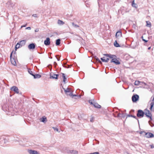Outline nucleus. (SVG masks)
I'll use <instances>...</instances> for the list:
<instances>
[{
    "instance_id": "obj_1",
    "label": "nucleus",
    "mask_w": 154,
    "mask_h": 154,
    "mask_svg": "<svg viewBox=\"0 0 154 154\" xmlns=\"http://www.w3.org/2000/svg\"><path fill=\"white\" fill-rule=\"evenodd\" d=\"M104 56H107V57H109L110 58L112 59L111 62H113L116 65H119L120 64V62L116 59V57L115 55H112L110 54H104Z\"/></svg>"
},
{
    "instance_id": "obj_2",
    "label": "nucleus",
    "mask_w": 154,
    "mask_h": 154,
    "mask_svg": "<svg viewBox=\"0 0 154 154\" xmlns=\"http://www.w3.org/2000/svg\"><path fill=\"white\" fill-rule=\"evenodd\" d=\"M62 88L64 90V92L67 95H69L71 97L72 95V92L71 89L67 88L66 89L64 88L63 86L62 87Z\"/></svg>"
},
{
    "instance_id": "obj_3",
    "label": "nucleus",
    "mask_w": 154,
    "mask_h": 154,
    "mask_svg": "<svg viewBox=\"0 0 154 154\" xmlns=\"http://www.w3.org/2000/svg\"><path fill=\"white\" fill-rule=\"evenodd\" d=\"M144 114L148 118H149L150 120H152V115L150 111L147 109H146L144 110Z\"/></svg>"
},
{
    "instance_id": "obj_4",
    "label": "nucleus",
    "mask_w": 154,
    "mask_h": 154,
    "mask_svg": "<svg viewBox=\"0 0 154 154\" xmlns=\"http://www.w3.org/2000/svg\"><path fill=\"white\" fill-rule=\"evenodd\" d=\"M144 112L143 110L139 109L137 111V116L138 117H143L144 115Z\"/></svg>"
},
{
    "instance_id": "obj_5",
    "label": "nucleus",
    "mask_w": 154,
    "mask_h": 154,
    "mask_svg": "<svg viewBox=\"0 0 154 154\" xmlns=\"http://www.w3.org/2000/svg\"><path fill=\"white\" fill-rule=\"evenodd\" d=\"M139 96L137 94L133 95L132 97V101L134 102H136L138 100Z\"/></svg>"
},
{
    "instance_id": "obj_6",
    "label": "nucleus",
    "mask_w": 154,
    "mask_h": 154,
    "mask_svg": "<svg viewBox=\"0 0 154 154\" xmlns=\"http://www.w3.org/2000/svg\"><path fill=\"white\" fill-rule=\"evenodd\" d=\"M13 52V51L11 53V54H10V60H11V63L14 65L15 66L16 64V62L15 60L14 59V58H12V53Z\"/></svg>"
},
{
    "instance_id": "obj_7",
    "label": "nucleus",
    "mask_w": 154,
    "mask_h": 154,
    "mask_svg": "<svg viewBox=\"0 0 154 154\" xmlns=\"http://www.w3.org/2000/svg\"><path fill=\"white\" fill-rule=\"evenodd\" d=\"M11 90L13 91L17 94L19 93V89L17 87L15 86H13L11 88Z\"/></svg>"
},
{
    "instance_id": "obj_8",
    "label": "nucleus",
    "mask_w": 154,
    "mask_h": 154,
    "mask_svg": "<svg viewBox=\"0 0 154 154\" xmlns=\"http://www.w3.org/2000/svg\"><path fill=\"white\" fill-rule=\"evenodd\" d=\"M59 76L58 74H54V73L51 74L50 75V78L51 79H58Z\"/></svg>"
},
{
    "instance_id": "obj_9",
    "label": "nucleus",
    "mask_w": 154,
    "mask_h": 154,
    "mask_svg": "<svg viewBox=\"0 0 154 154\" xmlns=\"http://www.w3.org/2000/svg\"><path fill=\"white\" fill-rule=\"evenodd\" d=\"M145 135L146 137L147 138H152L154 137V134L150 132H147L146 133Z\"/></svg>"
},
{
    "instance_id": "obj_10",
    "label": "nucleus",
    "mask_w": 154,
    "mask_h": 154,
    "mask_svg": "<svg viewBox=\"0 0 154 154\" xmlns=\"http://www.w3.org/2000/svg\"><path fill=\"white\" fill-rule=\"evenodd\" d=\"M35 44L34 43H32L30 44L28 46V48L29 50L33 49L35 48Z\"/></svg>"
},
{
    "instance_id": "obj_11",
    "label": "nucleus",
    "mask_w": 154,
    "mask_h": 154,
    "mask_svg": "<svg viewBox=\"0 0 154 154\" xmlns=\"http://www.w3.org/2000/svg\"><path fill=\"white\" fill-rule=\"evenodd\" d=\"M28 152L29 154H40L37 151L32 150H28Z\"/></svg>"
},
{
    "instance_id": "obj_12",
    "label": "nucleus",
    "mask_w": 154,
    "mask_h": 154,
    "mask_svg": "<svg viewBox=\"0 0 154 154\" xmlns=\"http://www.w3.org/2000/svg\"><path fill=\"white\" fill-rule=\"evenodd\" d=\"M44 43L46 45H48L50 44V39L49 38H47L46 40L44 41Z\"/></svg>"
},
{
    "instance_id": "obj_13",
    "label": "nucleus",
    "mask_w": 154,
    "mask_h": 154,
    "mask_svg": "<svg viewBox=\"0 0 154 154\" xmlns=\"http://www.w3.org/2000/svg\"><path fill=\"white\" fill-rule=\"evenodd\" d=\"M122 35V33L121 32L118 31L116 33V36L118 39H119L121 37Z\"/></svg>"
},
{
    "instance_id": "obj_14",
    "label": "nucleus",
    "mask_w": 154,
    "mask_h": 154,
    "mask_svg": "<svg viewBox=\"0 0 154 154\" xmlns=\"http://www.w3.org/2000/svg\"><path fill=\"white\" fill-rule=\"evenodd\" d=\"M150 105V107L149 109L152 111H154V102H151Z\"/></svg>"
},
{
    "instance_id": "obj_15",
    "label": "nucleus",
    "mask_w": 154,
    "mask_h": 154,
    "mask_svg": "<svg viewBox=\"0 0 154 154\" xmlns=\"http://www.w3.org/2000/svg\"><path fill=\"white\" fill-rule=\"evenodd\" d=\"M141 83H142L144 84L145 85H146V83L144 82H140L139 81H136L134 82V84L135 85H138Z\"/></svg>"
},
{
    "instance_id": "obj_16",
    "label": "nucleus",
    "mask_w": 154,
    "mask_h": 154,
    "mask_svg": "<svg viewBox=\"0 0 154 154\" xmlns=\"http://www.w3.org/2000/svg\"><path fill=\"white\" fill-rule=\"evenodd\" d=\"M26 42L25 40H23L20 41L19 43L20 45V47L24 45Z\"/></svg>"
},
{
    "instance_id": "obj_17",
    "label": "nucleus",
    "mask_w": 154,
    "mask_h": 154,
    "mask_svg": "<svg viewBox=\"0 0 154 154\" xmlns=\"http://www.w3.org/2000/svg\"><path fill=\"white\" fill-rule=\"evenodd\" d=\"M93 106L95 108H100L101 107V106L98 104L97 103H94V102Z\"/></svg>"
},
{
    "instance_id": "obj_18",
    "label": "nucleus",
    "mask_w": 154,
    "mask_h": 154,
    "mask_svg": "<svg viewBox=\"0 0 154 154\" xmlns=\"http://www.w3.org/2000/svg\"><path fill=\"white\" fill-rule=\"evenodd\" d=\"M69 152L72 154H78V152L76 150H70Z\"/></svg>"
},
{
    "instance_id": "obj_19",
    "label": "nucleus",
    "mask_w": 154,
    "mask_h": 154,
    "mask_svg": "<svg viewBox=\"0 0 154 154\" xmlns=\"http://www.w3.org/2000/svg\"><path fill=\"white\" fill-rule=\"evenodd\" d=\"M62 77L63 78V82L65 84L66 83V77L65 75V74L62 73Z\"/></svg>"
},
{
    "instance_id": "obj_20",
    "label": "nucleus",
    "mask_w": 154,
    "mask_h": 154,
    "mask_svg": "<svg viewBox=\"0 0 154 154\" xmlns=\"http://www.w3.org/2000/svg\"><path fill=\"white\" fill-rule=\"evenodd\" d=\"M105 57H103V58L105 59V60H103V61L104 62L107 63L108 62L109 60V57H107V56H105Z\"/></svg>"
},
{
    "instance_id": "obj_21",
    "label": "nucleus",
    "mask_w": 154,
    "mask_h": 154,
    "mask_svg": "<svg viewBox=\"0 0 154 154\" xmlns=\"http://www.w3.org/2000/svg\"><path fill=\"white\" fill-rule=\"evenodd\" d=\"M34 77V79L39 78L41 77V75L38 74L34 75L33 76Z\"/></svg>"
},
{
    "instance_id": "obj_22",
    "label": "nucleus",
    "mask_w": 154,
    "mask_h": 154,
    "mask_svg": "<svg viewBox=\"0 0 154 154\" xmlns=\"http://www.w3.org/2000/svg\"><path fill=\"white\" fill-rule=\"evenodd\" d=\"M121 114L120 113H118L117 112H116V113L114 114V115L115 117H120L121 116Z\"/></svg>"
},
{
    "instance_id": "obj_23",
    "label": "nucleus",
    "mask_w": 154,
    "mask_h": 154,
    "mask_svg": "<svg viewBox=\"0 0 154 154\" xmlns=\"http://www.w3.org/2000/svg\"><path fill=\"white\" fill-rule=\"evenodd\" d=\"M57 23L60 25H63L64 24V23L61 20H58L57 21Z\"/></svg>"
},
{
    "instance_id": "obj_24",
    "label": "nucleus",
    "mask_w": 154,
    "mask_h": 154,
    "mask_svg": "<svg viewBox=\"0 0 154 154\" xmlns=\"http://www.w3.org/2000/svg\"><path fill=\"white\" fill-rule=\"evenodd\" d=\"M60 39H58L56 40V44L57 45H60Z\"/></svg>"
},
{
    "instance_id": "obj_25",
    "label": "nucleus",
    "mask_w": 154,
    "mask_h": 154,
    "mask_svg": "<svg viewBox=\"0 0 154 154\" xmlns=\"http://www.w3.org/2000/svg\"><path fill=\"white\" fill-rule=\"evenodd\" d=\"M128 117H132L134 118V119H137L138 122H139V120L137 118V117L136 116H133L131 115H128L127 116V118Z\"/></svg>"
},
{
    "instance_id": "obj_26",
    "label": "nucleus",
    "mask_w": 154,
    "mask_h": 154,
    "mask_svg": "<svg viewBox=\"0 0 154 154\" xmlns=\"http://www.w3.org/2000/svg\"><path fill=\"white\" fill-rule=\"evenodd\" d=\"M114 46L117 47H119L120 46V45H119V44H118L117 41H115L114 43Z\"/></svg>"
},
{
    "instance_id": "obj_27",
    "label": "nucleus",
    "mask_w": 154,
    "mask_h": 154,
    "mask_svg": "<svg viewBox=\"0 0 154 154\" xmlns=\"http://www.w3.org/2000/svg\"><path fill=\"white\" fill-rule=\"evenodd\" d=\"M20 47V45L19 44V43H17V45L15 46V50H17V49L19 48Z\"/></svg>"
},
{
    "instance_id": "obj_28",
    "label": "nucleus",
    "mask_w": 154,
    "mask_h": 154,
    "mask_svg": "<svg viewBox=\"0 0 154 154\" xmlns=\"http://www.w3.org/2000/svg\"><path fill=\"white\" fill-rule=\"evenodd\" d=\"M146 26L149 27H150L151 26V23L149 22L148 21H146Z\"/></svg>"
},
{
    "instance_id": "obj_29",
    "label": "nucleus",
    "mask_w": 154,
    "mask_h": 154,
    "mask_svg": "<svg viewBox=\"0 0 154 154\" xmlns=\"http://www.w3.org/2000/svg\"><path fill=\"white\" fill-rule=\"evenodd\" d=\"M41 122H44L45 121H47V119L46 117H42V119Z\"/></svg>"
},
{
    "instance_id": "obj_30",
    "label": "nucleus",
    "mask_w": 154,
    "mask_h": 154,
    "mask_svg": "<svg viewBox=\"0 0 154 154\" xmlns=\"http://www.w3.org/2000/svg\"><path fill=\"white\" fill-rule=\"evenodd\" d=\"M72 24L73 26L75 28H78L79 27V26L78 25L75 24L74 23H72Z\"/></svg>"
},
{
    "instance_id": "obj_31",
    "label": "nucleus",
    "mask_w": 154,
    "mask_h": 154,
    "mask_svg": "<svg viewBox=\"0 0 154 154\" xmlns=\"http://www.w3.org/2000/svg\"><path fill=\"white\" fill-rule=\"evenodd\" d=\"M28 72L32 76L33 75V72L30 69H28Z\"/></svg>"
},
{
    "instance_id": "obj_32",
    "label": "nucleus",
    "mask_w": 154,
    "mask_h": 154,
    "mask_svg": "<svg viewBox=\"0 0 154 154\" xmlns=\"http://www.w3.org/2000/svg\"><path fill=\"white\" fill-rule=\"evenodd\" d=\"M72 66V65H66V66L65 65L63 66L66 68H70V67Z\"/></svg>"
},
{
    "instance_id": "obj_33",
    "label": "nucleus",
    "mask_w": 154,
    "mask_h": 154,
    "mask_svg": "<svg viewBox=\"0 0 154 154\" xmlns=\"http://www.w3.org/2000/svg\"><path fill=\"white\" fill-rule=\"evenodd\" d=\"M136 4L134 3V1L132 3V6L133 7H134L135 8H136Z\"/></svg>"
},
{
    "instance_id": "obj_34",
    "label": "nucleus",
    "mask_w": 154,
    "mask_h": 154,
    "mask_svg": "<svg viewBox=\"0 0 154 154\" xmlns=\"http://www.w3.org/2000/svg\"><path fill=\"white\" fill-rule=\"evenodd\" d=\"M151 102H154V95H153L151 98Z\"/></svg>"
},
{
    "instance_id": "obj_35",
    "label": "nucleus",
    "mask_w": 154,
    "mask_h": 154,
    "mask_svg": "<svg viewBox=\"0 0 154 154\" xmlns=\"http://www.w3.org/2000/svg\"><path fill=\"white\" fill-rule=\"evenodd\" d=\"M53 128L54 129V131H56L57 132H60V131H58V129L57 128L55 127H53Z\"/></svg>"
},
{
    "instance_id": "obj_36",
    "label": "nucleus",
    "mask_w": 154,
    "mask_h": 154,
    "mask_svg": "<svg viewBox=\"0 0 154 154\" xmlns=\"http://www.w3.org/2000/svg\"><path fill=\"white\" fill-rule=\"evenodd\" d=\"M89 102L91 104L93 105L94 104V102H93V101L92 100H90L89 101Z\"/></svg>"
},
{
    "instance_id": "obj_37",
    "label": "nucleus",
    "mask_w": 154,
    "mask_h": 154,
    "mask_svg": "<svg viewBox=\"0 0 154 154\" xmlns=\"http://www.w3.org/2000/svg\"><path fill=\"white\" fill-rule=\"evenodd\" d=\"M96 59L97 61L99 62L100 63H101V62L100 61V60L97 58H96Z\"/></svg>"
},
{
    "instance_id": "obj_38",
    "label": "nucleus",
    "mask_w": 154,
    "mask_h": 154,
    "mask_svg": "<svg viewBox=\"0 0 154 154\" xmlns=\"http://www.w3.org/2000/svg\"><path fill=\"white\" fill-rule=\"evenodd\" d=\"M121 116L120 117H125V116L124 115L123 113L121 114Z\"/></svg>"
},
{
    "instance_id": "obj_39",
    "label": "nucleus",
    "mask_w": 154,
    "mask_h": 154,
    "mask_svg": "<svg viewBox=\"0 0 154 154\" xmlns=\"http://www.w3.org/2000/svg\"><path fill=\"white\" fill-rule=\"evenodd\" d=\"M141 38H143V36H142ZM142 39H143V41H144L145 42H148L147 40H145V39H143V38Z\"/></svg>"
},
{
    "instance_id": "obj_40",
    "label": "nucleus",
    "mask_w": 154,
    "mask_h": 154,
    "mask_svg": "<svg viewBox=\"0 0 154 154\" xmlns=\"http://www.w3.org/2000/svg\"><path fill=\"white\" fill-rule=\"evenodd\" d=\"M54 66L55 67L57 65V63H56V62H54Z\"/></svg>"
},
{
    "instance_id": "obj_41",
    "label": "nucleus",
    "mask_w": 154,
    "mask_h": 154,
    "mask_svg": "<svg viewBox=\"0 0 154 154\" xmlns=\"http://www.w3.org/2000/svg\"><path fill=\"white\" fill-rule=\"evenodd\" d=\"M57 56L59 57V55H57L56 56V57L57 59V60L59 61V60H60V59L59 58H58L57 57Z\"/></svg>"
},
{
    "instance_id": "obj_42",
    "label": "nucleus",
    "mask_w": 154,
    "mask_h": 154,
    "mask_svg": "<svg viewBox=\"0 0 154 154\" xmlns=\"http://www.w3.org/2000/svg\"><path fill=\"white\" fill-rule=\"evenodd\" d=\"M31 29V28L30 27H28L26 28V29H29V30Z\"/></svg>"
},
{
    "instance_id": "obj_43",
    "label": "nucleus",
    "mask_w": 154,
    "mask_h": 154,
    "mask_svg": "<svg viewBox=\"0 0 154 154\" xmlns=\"http://www.w3.org/2000/svg\"><path fill=\"white\" fill-rule=\"evenodd\" d=\"M100 59L103 62H104L103 60H105V59L103 58H103H101Z\"/></svg>"
},
{
    "instance_id": "obj_44",
    "label": "nucleus",
    "mask_w": 154,
    "mask_h": 154,
    "mask_svg": "<svg viewBox=\"0 0 154 154\" xmlns=\"http://www.w3.org/2000/svg\"><path fill=\"white\" fill-rule=\"evenodd\" d=\"M26 25H27V24H25L24 25L22 26H21V28H22L23 27H26Z\"/></svg>"
},
{
    "instance_id": "obj_45",
    "label": "nucleus",
    "mask_w": 154,
    "mask_h": 154,
    "mask_svg": "<svg viewBox=\"0 0 154 154\" xmlns=\"http://www.w3.org/2000/svg\"><path fill=\"white\" fill-rule=\"evenodd\" d=\"M38 29H36L35 30V32H38Z\"/></svg>"
},
{
    "instance_id": "obj_46",
    "label": "nucleus",
    "mask_w": 154,
    "mask_h": 154,
    "mask_svg": "<svg viewBox=\"0 0 154 154\" xmlns=\"http://www.w3.org/2000/svg\"><path fill=\"white\" fill-rule=\"evenodd\" d=\"M90 122H93V118H91V119H90Z\"/></svg>"
},
{
    "instance_id": "obj_47",
    "label": "nucleus",
    "mask_w": 154,
    "mask_h": 154,
    "mask_svg": "<svg viewBox=\"0 0 154 154\" xmlns=\"http://www.w3.org/2000/svg\"><path fill=\"white\" fill-rule=\"evenodd\" d=\"M77 96V95H75V94H72V96L71 97H72V98H73L74 96Z\"/></svg>"
},
{
    "instance_id": "obj_48",
    "label": "nucleus",
    "mask_w": 154,
    "mask_h": 154,
    "mask_svg": "<svg viewBox=\"0 0 154 154\" xmlns=\"http://www.w3.org/2000/svg\"><path fill=\"white\" fill-rule=\"evenodd\" d=\"M151 148H154V146H153V145H150Z\"/></svg>"
},
{
    "instance_id": "obj_49",
    "label": "nucleus",
    "mask_w": 154,
    "mask_h": 154,
    "mask_svg": "<svg viewBox=\"0 0 154 154\" xmlns=\"http://www.w3.org/2000/svg\"><path fill=\"white\" fill-rule=\"evenodd\" d=\"M5 105H3V106H2V108L3 110H4V108H5Z\"/></svg>"
},
{
    "instance_id": "obj_50",
    "label": "nucleus",
    "mask_w": 154,
    "mask_h": 154,
    "mask_svg": "<svg viewBox=\"0 0 154 154\" xmlns=\"http://www.w3.org/2000/svg\"><path fill=\"white\" fill-rule=\"evenodd\" d=\"M6 111H10L9 109V108H6V109H5Z\"/></svg>"
},
{
    "instance_id": "obj_51",
    "label": "nucleus",
    "mask_w": 154,
    "mask_h": 154,
    "mask_svg": "<svg viewBox=\"0 0 154 154\" xmlns=\"http://www.w3.org/2000/svg\"><path fill=\"white\" fill-rule=\"evenodd\" d=\"M4 142L5 143V140H2L1 141V142Z\"/></svg>"
},
{
    "instance_id": "obj_52",
    "label": "nucleus",
    "mask_w": 154,
    "mask_h": 154,
    "mask_svg": "<svg viewBox=\"0 0 154 154\" xmlns=\"http://www.w3.org/2000/svg\"><path fill=\"white\" fill-rule=\"evenodd\" d=\"M134 110H131V112H134Z\"/></svg>"
},
{
    "instance_id": "obj_53",
    "label": "nucleus",
    "mask_w": 154,
    "mask_h": 154,
    "mask_svg": "<svg viewBox=\"0 0 154 154\" xmlns=\"http://www.w3.org/2000/svg\"><path fill=\"white\" fill-rule=\"evenodd\" d=\"M151 48V47H149L148 48V50H150Z\"/></svg>"
},
{
    "instance_id": "obj_54",
    "label": "nucleus",
    "mask_w": 154,
    "mask_h": 154,
    "mask_svg": "<svg viewBox=\"0 0 154 154\" xmlns=\"http://www.w3.org/2000/svg\"><path fill=\"white\" fill-rule=\"evenodd\" d=\"M35 15H36V14H35V16H34V17H36V16H35Z\"/></svg>"
},
{
    "instance_id": "obj_55",
    "label": "nucleus",
    "mask_w": 154,
    "mask_h": 154,
    "mask_svg": "<svg viewBox=\"0 0 154 154\" xmlns=\"http://www.w3.org/2000/svg\"><path fill=\"white\" fill-rule=\"evenodd\" d=\"M35 15H36V14H35V16H34V17H36V16H35Z\"/></svg>"
},
{
    "instance_id": "obj_56",
    "label": "nucleus",
    "mask_w": 154,
    "mask_h": 154,
    "mask_svg": "<svg viewBox=\"0 0 154 154\" xmlns=\"http://www.w3.org/2000/svg\"><path fill=\"white\" fill-rule=\"evenodd\" d=\"M35 15H36V14H35V16H34V17H36V16H35Z\"/></svg>"
},
{
    "instance_id": "obj_57",
    "label": "nucleus",
    "mask_w": 154,
    "mask_h": 154,
    "mask_svg": "<svg viewBox=\"0 0 154 154\" xmlns=\"http://www.w3.org/2000/svg\"><path fill=\"white\" fill-rule=\"evenodd\" d=\"M154 126V125H153V126H151V127H152V126Z\"/></svg>"
}]
</instances>
